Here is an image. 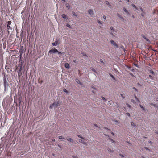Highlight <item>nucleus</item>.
I'll use <instances>...</instances> for the list:
<instances>
[{
	"mask_svg": "<svg viewBox=\"0 0 158 158\" xmlns=\"http://www.w3.org/2000/svg\"><path fill=\"white\" fill-rule=\"evenodd\" d=\"M11 23V21H8L7 22V26L10 25Z\"/></svg>",
	"mask_w": 158,
	"mask_h": 158,
	"instance_id": "4be33fe9",
	"label": "nucleus"
},
{
	"mask_svg": "<svg viewBox=\"0 0 158 158\" xmlns=\"http://www.w3.org/2000/svg\"><path fill=\"white\" fill-rule=\"evenodd\" d=\"M126 1H127V2H129V0H126Z\"/></svg>",
	"mask_w": 158,
	"mask_h": 158,
	"instance_id": "bf43d9fd",
	"label": "nucleus"
},
{
	"mask_svg": "<svg viewBox=\"0 0 158 158\" xmlns=\"http://www.w3.org/2000/svg\"><path fill=\"white\" fill-rule=\"evenodd\" d=\"M132 17H133V18H134V15H132Z\"/></svg>",
	"mask_w": 158,
	"mask_h": 158,
	"instance_id": "338daca9",
	"label": "nucleus"
},
{
	"mask_svg": "<svg viewBox=\"0 0 158 158\" xmlns=\"http://www.w3.org/2000/svg\"><path fill=\"white\" fill-rule=\"evenodd\" d=\"M135 98L138 102H140L139 100V99H138V98H137V97H136V95H135Z\"/></svg>",
	"mask_w": 158,
	"mask_h": 158,
	"instance_id": "6ab92c4d",
	"label": "nucleus"
},
{
	"mask_svg": "<svg viewBox=\"0 0 158 158\" xmlns=\"http://www.w3.org/2000/svg\"><path fill=\"white\" fill-rule=\"evenodd\" d=\"M102 99L104 101H105L106 100V99H105V98L104 97H102Z\"/></svg>",
	"mask_w": 158,
	"mask_h": 158,
	"instance_id": "2f4dec72",
	"label": "nucleus"
},
{
	"mask_svg": "<svg viewBox=\"0 0 158 158\" xmlns=\"http://www.w3.org/2000/svg\"><path fill=\"white\" fill-rule=\"evenodd\" d=\"M120 96L123 98H125V97L123 96V94H121Z\"/></svg>",
	"mask_w": 158,
	"mask_h": 158,
	"instance_id": "c9c22d12",
	"label": "nucleus"
},
{
	"mask_svg": "<svg viewBox=\"0 0 158 158\" xmlns=\"http://www.w3.org/2000/svg\"><path fill=\"white\" fill-rule=\"evenodd\" d=\"M156 100L158 101V98H156Z\"/></svg>",
	"mask_w": 158,
	"mask_h": 158,
	"instance_id": "e2e57ef3",
	"label": "nucleus"
},
{
	"mask_svg": "<svg viewBox=\"0 0 158 158\" xmlns=\"http://www.w3.org/2000/svg\"><path fill=\"white\" fill-rule=\"evenodd\" d=\"M63 90V91H64L65 92H66V93H68V91L65 88Z\"/></svg>",
	"mask_w": 158,
	"mask_h": 158,
	"instance_id": "a878e982",
	"label": "nucleus"
},
{
	"mask_svg": "<svg viewBox=\"0 0 158 158\" xmlns=\"http://www.w3.org/2000/svg\"><path fill=\"white\" fill-rule=\"evenodd\" d=\"M49 52H52V53L57 52L59 55L63 53L59 52L55 48L52 49L50 50L49 51Z\"/></svg>",
	"mask_w": 158,
	"mask_h": 158,
	"instance_id": "7ed1b4c3",
	"label": "nucleus"
},
{
	"mask_svg": "<svg viewBox=\"0 0 158 158\" xmlns=\"http://www.w3.org/2000/svg\"><path fill=\"white\" fill-rule=\"evenodd\" d=\"M126 105H127V106L129 108H131V105H130L128 103H126Z\"/></svg>",
	"mask_w": 158,
	"mask_h": 158,
	"instance_id": "c85d7f7f",
	"label": "nucleus"
},
{
	"mask_svg": "<svg viewBox=\"0 0 158 158\" xmlns=\"http://www.w3.org/2000/svg\"><path fill=\"white\" fill-rule=\"evenodd\" d=\"M126 115H127V116H130V113H126Z\"/></svg>",
	"mask_w": 158,
	"mask_h": 158,
	"instance_id": "e433bc0d",
	"label": "nucleus"
},
{
	"mask_svg": "<svg viewBox=\"0 0 158 158\" xmlns=\"http://www.w3.org/2000/svg\"><path fill=\"white\" fill-rule=\"evenodd\" d=\"M72 156L73 158H78L77 157V156Z\"/></svg>",
	"mask_w": 158,
	"mask_h": 158,
	"instance_id": "4c0bfd02",
	"label": "nucleus"
},
{
	"mask_svg": "<svg viewBox=\"0 0 158 158\" xmlns=\"http://www.w3.org/2000/svg\"><path fill=\"white\" fill-rule=\"evenodd\" d=\"M149 77H150V78L151 79H152V76L151 75H150L149 76Z\"/></svg>",
	"mask_w": 158,
	"mask_h": 158,
	"instance_id": "de8ad7c7",
	"label": "nucleus"
},
{
	"mask_svg": "<svg viewBox=\"0 0 158 158\" xmlns=\"http://www.w3.org/2000/svg\"><path fill=\"white\" fill-rule=\"evenodd\" d=\"M23 51L24 50L22 48H21L20 49L19 52L20 53L23 54Z\"/></svg>",
	"mask_w": 158,
	"mask_h": 158,
	"instance_id": "ddd939ff",
	"label": "nucleus"
},
{
	"mask_svg": "<svg viewBox=\"0 0 158 158\" xmlns=\"http://www.w3.org/2000/svg\"><path fill=\"white\" fill-rule=\"evenodd\" d=\"M139 106L142 109L144 110V108L141 105H139Z\"/></svg>",
	"mask_w": 158,
	"mask_h": 158,
	"instance_id": "b1692460",
	"label": "nucleus"
},
{
	"mask_svg": "<svg viewBox=\"0 0 158 158\" xmlns=\"http://www.w3.org/2000/svg\"><path fill=\"white\" fill-rule=\"evenodd\" d=\"M110 140L112 143H114V141L113 139H111Z\"/></svg>",
	"mask_w": 158,
	"mask_h": 158,
	"instance_id": "37998d69",
	"label": "nucleus"
},
{
	"mask_svg": "<svg viewBox=\"0 0 158 158\" xmlns=\"http://www.w3.org/2000/svg\"><path fill=\"white\" fill-rule=\"evenodd\" d=\"M81 53L82 54L83 56H86V54H85L84 53L83 54L82 52Z\"/></svg>",
	"mask_w": 158,
	"mask_h": 158,
	"instance_id": "8fccbe9b",
	"label": "nucleus"
},
{
	"mask_svg": "<svg viewBox=\"0 0 158 158\" xmlns=\"http://www.w3.org/2000/svg\"><path fill=\"white\" fill-rule=\"evenodd\" d=\"M75 81L78 84H81V83L80 81L78 79H75Z\"/></svg>",
	"mask_w": 158,
	"mask_h": 158,
	"instance_id": "6e6552de",
	"label": "nucleus"
},
{
	"mask_svg": "<svg viewBox=\"0 0 158 158\" xmlns=\"http://www.w3.org/2000/svg\"><path fill=\"white\" fill-rule=\"evenodd\" d=\"M131 126H133V127H135L136 126V124H135V123H134L133 122H131Z\"/></svg>",
	"mask_w": 158,
	"mask_h": 158,
	"instance_id": "f8f14e48",
	"label": "nucleus"
},
{
	"mask_svg": "<svg viewBox=\"0 0 158 158\" xmlns=\"http://www.w3.org/2000/svg\"><path fill=\"white\" fill-rule=\"evenodd\" d=\"M150 72L152 74H154V72H153V71L152 70H150Z\"/></svg>",
	"mask_w": 158,
	"mask_h": 158,
	"instance_id": "c756f323",
	"label": "nucleus"
},
{
	"mask_svg": "<svg viewBox=\"0 0 158 158\" xmlns=\"http://www.w3.org/2000/svg\"><path fill=\"white\" fill-rule=\"evenodd\" d=\"M73 61L74 63H76V60H74Z\"/></svg>",
	"mask_w": 158,
	"mask_h": 158,
	"instance_id": "6e6d98bb",
	"label": "nucleus"
},
{
	"mask_svg": "<svg viewBox=\"0 0 158 158\" xmlns=\"http://www.w3.org/2000/svg\"><path fill=\"white\" fill-rule=\"evenodd\" d=\"M106 4H107V5H108L109 6V8H111V5L109 3V2H108V1H106Z\"/></svg>",
	"mask_w": 158,
	"mask_h": 158,
	"instance_id": "2eb2a0df",
	"label": "nucleus"
},
{
	"mask_svg": "<svg viewBox=\"0 0 158 158\" xmlns=\"http://www.w3.org/2000/svg\"><path fill=\"white\" fill-rule=\"evenodd\" d=\"M110 42L112 45H113L114 46H116L117 48L118 47V46L113 40H111L110 41Z\"/></svg>",
	"mask_w": 158,
	"mask_h": 158,
	"instance_id": "20e7f679",
	"label": "nucleus"
},
{
	"mask_svg": "<svg viewBox=\"0 0 158 158\" xmlns=\"http://www.w3.org/2000/svg\"><path fill=\"white\" fill-rule=\"evenodd\" d=\"M72 13L73 15L77 16V15L75 12H74V11H73L72 12Z\"/></svg>",
	"mask_w": 158,
	"mask_h": 158,
	"instance_id": "bb28decb",
	"label": "nucleus"
},
{
	"mask_svg": "<svg viewBox=\"0 0 158 158\" xmlns=\"http://www.w3.org/2000/svg\"><path fill=\"white\" fill-rule=\"evenodd\" d=\"M62 1H64V2H65V0H61Z\"/></svg>",
	"mask_w": 158,
	"mask_h": 158,
	"instance_id": "680f3d73",
	"label": "nucleus"
},
{
	"mask_svg": "<svg viewBox=\"0 0 158 158\" xmlns=\"http://www.w3.org/2000/svg\"><path fill=\"white\" fill-rule=\"evenodd\" d=\"M22 74V71H19L18 72V77H20Z\"/></svg>",
	"mask_w": 158,
	"mask_h": 158,
	"instance_id": "9d476101",
	"label": "nucleus"
},
{
	"mask_svg": "<svg viewBox=\"0 0 158 158\" xmlns=\"http://www.w3.org/2000/svg\"><path fill=\"white\" fill-rule=\"evenodd\" d=\"M150 104H151V105H152L153 106H154V107H156V106H157L156 105V104H153V103H151Z\"/></svg>",
	"mask_w": 158,
	"mask_h": 158,
	"instance_id": "72a5a7b5",
	"label": "nucleus"
},
{
	"mask_svg": "<svg viewBox=\"0 0 158 158\" xmlns=\"http://www.w3.org/2000/svg\"><path fill=\"white\" fill-rule=\"evenodd\" d=\"M98 23H99V24H102V23H101V21H100L99 20H98Z\"/></svg>",
	"mask_w": 158,
	"mask_h": 158,
	"instance_id": "ea45409f",
	"label": "nucleus"
},
{
	"mask_svg": "<svg viewBox=\"0 0 158 158\" xmlns=\"http://www.w3.org/2000/svg\"><path fill=\"white\" fill-rule=\"evenodd\" d=\"M60 43L58 40H56L55 42L52 43V44L53 46H56L59 44Z\"/></svg>",
	"mask_w": 158,
	"mask_h": 158,
	"instance_id": "423d86ee",
	"label": "nucleus"
},
{
	"mask_svg": "<svg viewBox=\"0 0 158 158\" xmlns=\"http://www.w3.org/2000/svg\"><path fill=\"white\" fill-rule=\"evenodd\" d=\"M156 133H158V131H157L156 132Z\"/></svg>",
	"mask_w": 158,
	"mask_h": 158,
	"instance_id": "13d9d810",
	"label": "nucleus"
},
{
	"mask_svg": "<svg viewBox=\"0 0 158 158\" xmlns=\"http://www.w3.org/2000/svg\"><path fill=\"white\" fill-rule=\"evenodd\" d=\"M52 141H53V142H54V141H55V139H52Z\"/></svg>",
	"mask_w": 158,
	"mask_h": 158,
	"instance_id": "3c124183",
	"label": "nucleus"
},
{
	"mask_svg": "<svg viewBox=\"0 0 158 158\" xmlns=\"http://www.w3.org/2000/svg\"><path fill=\"white\" fill-rule=\"evenodd\" d=\"M108 152H109L110 153H113V151L112 150H111V149H109L108 150Z\"/></svg>",
	"mask_w": 158,
	"mask_h": 158,
	"instance_id": "412c9836",
	"label": "nucleus"
},
{
	"mask_svg": "<svg viewBox=\"0 0 158 158\" xmlns=\"http://www.w3.org/2000/svg\"><path fill=\"white\" fill-rule=\"evenodd\" d=\"M22 66H20V69H19V71H22Z\"/></svg>",
	"mask_w": 158,
	"mask_h": 158,
	"instance_id": "7c9ffc66",
	"label": "nucleus"
},
{
	"mask_svg": "<svg viewBox=\"0 0 158 158\" xmlns=\"http://www.w3.org/2000/svg\"><path fill=\"white\" fill-rule=\"evenodd\" d=\"M58 138H59V139H65L62 136H59Z\"/></svg>",
	"mask_w": 158,
	"mask_h": 158,
	"instance_id": "5701e85b",
	"label": "nucleus"
},
{
	"mask_svg": "<svg viewBox=\"0 0 158 158\" xmlns=\"http://www.w3.org/2000/svg\"><path fill=\"white\" fill-rule=\"evenodd\" d=\"M110 29H112H112H113V27H110Z\"/></svg>",
	"mask_w": 158,
	"mask_h": 158,
	"instance_id": "5fc2aeb1",
	"label": "nucleus"
},
{
	"mask_svg": "<svg viewBox=\"0 0 158 158\" xmlns=\"http://www.w3.org/2000/svg\"><path fill=\"white\" fill-rule=\"evenodd\" d=\"M92 70L93 71H94V72H96V71L95 70V69H94Z\"/></svg>",
	"mask_w": 158,
	"mask_h": 158,
	"instance_id": "864d4df0",
	"label": "nucleus"
},
{
	"mask_svg": "<svg viewBox=\"0 0 158 158\" xmlns=\"http://www.w3.org/2000/svg\"><path fill=\"white\" fill-rule=\"evenodd\" d=\"M78 137H79V138H81V139H84V138H83L82 137H81V135H78Z\"/></svg>",
	"mask_w": 158,
	"mask_h": 158,
	"instance_id": "f704fd0d",
	"label": "nucleus"
},
{
	"mask_svg": "<svg viewBox=\"0 0 158 158\" xmlns=\"http://www.w3.org/2000/svg\"><path fill=\"white\" fill-rule=\"evenodd\" d=\"M4 86V93L7 90L8 88L9 87V85L8 83V80L6 79L5 77L3 78Z\"/></svg>",
	"mask_w": 158,
	"mask_h": 158,
	"instance_id": "f257e3e1",
	"label": "nucleus"
},
{
	"mask_svg": "<svg viewBox=\"0 0 158 158\" xmlns=\"http://www.w3.org/2000/svg\"><path fill=\"white\" fill-rule=\"evenodd\" d=\"M67 140L71 142H73V140L70 138H68L67 139Z\"/></svg>",
	"mask_w": 158,
	"mask_h": 158,
	"instance_id": "4468645a",
	"label": "nucleus"
},
{
	"mask_svg": "<svg viewBox=\"0 0 158 158\" xmlns=\"http://www.w3.org/2000/svg\"><path fill=\"white\" fill-rule=\"evenodd\" d=\"M111 133L113 135H114V133L112 132H111Z\"/></svg>",
	"mask_w": 158,
	"mask_h": 158,
	"instance_id": "4d7b16f0",
	"label": "nucleus"
},
{
	"mask_svg": "<svg viewBox=\"0 0 158 158\" xmlns=\"http://www.w3.org/2000/svg\"><path fill=\"white\" fill-rule=\"evenodd\" d=\"M84 139H79V142L84 144L85 145L87 146L88 144L87 143L85 142L84 140Z\"/></svg>",
	"mask_w": 158,
	"mask_h": 158,
	"instance_id": "39448f33",
	"label": "nucleus"
},
{
	"mask_svg": "<svg viewBox=\"0 0 158 158\" xmlns=\"http://www.w3.org/2000/svg\"><path fill=\"white\" fill-rule=\"evenodd\" d=\"M123 10L125 11V13H126L127 14H129V13L127 11V10L125 8H123Z\"/></svg>",
	"mask_w": 158,
	"mask_h": 158,
	"instance_id": "dca6fc26",
	"label": "nucleus"
},
{
	"mask_svg": "<svg viewBox=\"0 0 158 158\" xmlns=\"http://www.w3.org/2000/svg\"><path fill=\"white\" fill-rule=\"evenodd\" d=\"M131 102H133V103L135 104H136V102L134 101V100L132 99L131 100Z\"/></svg>",
	"mask_w": 158,
	"mask_h": 158,
	"instance_id": "473e14b6",
	"label": "nucleus"
},
{
	"mask_svg": "<svg viewBox=\"0 0 158 158\" xmlns=\"http://www.w3.org/2000/svg\"><path fill=\"white\" fill-rule=\"evenodd\" d=\"M7 29L8 30H9L10 29H11V27H10V25L7 26Z\"/></svg>",
	"mask_w": 158,
	"mask_h": 158,
	"instance_id": "cd10ccee",
	"label": "nucleus"
},
{
	"mask_svg": "<svg viewBox=\"0 0 158 158\" xmlns=\"http://www.w3.org/2000/svg\"><path fill=\"white\" fill-rule=\"evenodd\" d=\"M60 104V102L58 101L57 102H55L54 103L50 105V108H52L53 106H55L56 108Z\"/></svg>",
	"mask_w": 158,
	"mask_h": 158,
	"instance_id": "f03ea898",
	"label": "nucleus"
},
{
	"mask_svg": "<svg viewBox=\"0 0 158 158\" xmlns=\"http://www.w3.org/2000/svg\"><path fill=\"white\" fill-rule=\"evenodd\" d=\"M66 7L68 8V9L70 8V6L69 4L68 3H66Z\"/></svg>",
	"mask_w": 158,
	"mask_h": 158,
	"instance_id": "f3484780",
	"label": "nucleus"
},
{
	"mask_svg": "<svg viewBox=\"0 0 158 158\" xmlns=\"http://www.w3.org/2000/svg\"><path fill=\"white\" fill-rule=\"evenodd\" d=\"M42 82H43V81H41V83H42Z\"/></svg>",
	"mask_w": 158,
	"mask_h": 158,
	"instance_id": "0e129e2a",
	"label": "nucleus"
},
{
	"mask_svg": "<svg viewBox=\"0 0 158 158\" xmlns=\"http://www.w3.org/2000/svg\"><path fill=\"white\" fill-rule=\"evenodd\" d=\"M119 2H121V0H119Z\"/></svg>",
	"mask_w": 158,
	"mask_h": 158,
	"instance_id": "052dcab7",
	"label": "nucleus"
},
{
	"mask_svg": "<svg viewBox=\"0 0 158 158\" xmlns=\"http://www.w3.org/2000/svg\"><path fill=\"white\" fill-rule=\"evenodd\" d=\"M140 10H141V11H142V12H143V8L141 7L140 8Z\"/></svg>",
	"mask_w": 158,
	"mask_h": 158,
	"instance_id": "a19ab883",
	"label": "nucleus"
},
{
	"mask_svg": "<svg viewBox=\"0 0 158 158\" xmlns=\"http://www.w3.org/2000/svg\"><path fill=\"white\" fill-rule=\"evenodd\" d=\"M89 13L92 16L94 15V12L93 10L91 9H89L88 10Z\"/></svg>",
	"mask_w": 158,
	"mask_h": 158,
	"instance_id": "0eeeda50",
	"label": "nucleus"
},
{
	"mask_svg": "<svg viewBox=\"0 0 158 158\" xmlns=\"http://www.w3.org/2000/svg\"><path fill=\"white\" fill-rule=\"evenodd\" d=\"M66 26L67 27H69V28H71V26L69 24H68V23L66 24Z\"/></svg>",
	"mask_w": 158,
	"mask_h": 158,
	"instance_id": "393cba45",
	"label": "nucleus"
},
{
	"mask_svg": "<svg viewBox=\"0 0 158 158\" xmlns=\"http://www.w3.org/2000/svg\"><path fill=\"white\" fill-rule=\"evenodd\" d=\"M120 156L121 157H124V156L122 155V154H120Z\"/></svg>",
	"mask_w": 158,
	"mask_h": 158,
	"instance_id": "58836bf2",
	"label": "nucleus"
},
{
	"mask_svg": "<svg viewBox=\"0 0 158 158\" xmlns=\"http://www.w3.org/2000/svg\"><path fill=\"white\" fill-rule=\"evenodd\" d=\"M135 65V66H136V67H138V66H137V65Z\"/></svg>",
	"mask_w": 158,
	"mask_h": 158,
	"instance_id": "774afa93",
	"label": "nucleus"
},
{
	"mask_svg": "<svg viewBox=\"0 0 158 158\" xmlns=\"http://www.w3.org/2000/svg\"><path fill=\"white\" fill-rule=\"evenodd\" d=\"M22 55V54L20 53V55H19V56H20V58H21V57Z\"/></svg>",
	"mask_w": 158,
	"mask_h": 158,
	"instance_id": "c03bdc74",
	"label": "nucleus"
},
{
	"mask_svg": "<svg viewBox=\"0 0 158 158\" xmlns=\"http://www.w3.org/2000/svg\"><path fill=\"white\" fill-rule=\"evenodd\" d=\"M121 48L123 49L124 50V47L123 46H121Z\"/></svg>",
	"mask_w": 158,
	"mask_h": 158,
	"instance_id": "a18cd8bd",
	"label": "nucleus"
},
{
	"mask_svg": "<svg viewBox=\"0 0 158 158\" xmlns=\"http://www.w3.org/2000/svg\"><path fill=\"white\" fill-rule=\"evenodd\" d=\"M94 125L96 126V127H97V125L96 124H94Z\"/></svg>",
	"mask_w": 158,
	"mask_h": 158,
	"instance_id": "69168bd1",
	"label": "nucleus"
},
{
	"mask_svg": "<svg viewBox=\"0 0 158 158\" xmlns=\"http://www.w3.org/2000/svg\"><path fill=\"white\" fill-rule=\"evenodd\" d=\"M62 17L63 18H64L65 19H67V17L66 15L64 14H63L62 15Z\"/></svg>",
	"mask_w": 158,
	"mask_h": 158,
	"instance_id": "9b49d317",
	"label": "nucleus"
},
{
	"mask_svg": "<svg viewBox=\"0 0 158 158\" xmlns=\"http://www.w3.org/2000/svg\"><path fill=\"white\" fill-rule=\"evenodd\" d=\"M109 75L110 76V77L113 78V79L114 80H115V78H114V76L112 75L110 73H109Z\"/></svg>",
	"mask_w": 158,
	"mask_h": 158,
	"instance_id": "a211bd4d",
	"label": "nucleus"
},
{
	"mask_svg": "<svg viewBox=\"0 0 158 158\" xmlns=\"http://www.w3.org/2000/svg\"><path fill=\"white\" fill-rule=\"evenodd\" d=\"M141 15L142 16H144V15H143V13H142L141 14Z\"/></svg>",
	"mask_w": 158,
	"mask_h": 158,
	"instance_id": "09e8293b",
	"label": "nucleus"
},
{
	"mask_svg": "<svg viewBox=\"0 0 158 158\" xmlns=\"http://www.w3.org/2000/svg\"><path fill=\"white\" fill-rule=\"evenodd\" d=\"M100 62H102V63H103V60H102V59H101V60H100Z\"/></svg>",
	"mask_w": 158,
	"mask_h": 158,
	"instance_id": "603ef678",
	"label": "nucleus"
},
{
	"mask_svg": "<svg viewBox=\"0 0 158 158\" xmlns=\"http://www.w3.org/2000/svg\"><path fill=\"white\" fill-rule=\"evenodd\" d=\"M103 17L104 19H106V17L105 15H104Z\"/></svg>",
	"mask_w": 158,
	"mask_h": 158,
	"instance_id": "49530a36",
	"label": "nucleus"
},
{
	"mask_svg": "<svg viewBox=\"0 0 158 158\" xmlns=\"http://www.w3.org/2000/svg\"><path fill=\"white\" fill-rule=\"evenodd\" d=\"M131 6L133 7H134L136 9L138 10V8L136 7V6L134 4H131Z\"/></svg>",
	"mask_w": 158,
	"mask_h": 158,
	"instance_id": "aec40b11",
	"label": "nucleus"
},
{
	"mask_svg": "<svg viewBox=\"0 0 158 158\" xmlns=\"http://www.w3.org/2000/svg\"><path fill=\"white\" fill-rule=\"evenodd\" d=\"M65 67L66 68H69V64L67 63H65L64 64Z\"/></svg>",
	"mask_w": 158,
	"mask_h": 158,
	"instance_id": "1a4fd4ad",
	"label": "nucleus"
},
{
	"mask_svg": "<svg viewBox=\"0 0 158 158\" xmlns=\"http://www.w3.org/2000/svg\"><path fill=\"white\" fill-rule=\"evenodd\" d=\"M133 89H134L136 91H137L138 90L137 89L135 88V87H133Z\"/></svg>",
	"mask_w": 158,
	"mask_h": 158,
	"instance_id": "79ce46f5",
	"label": "nucleus"
}]
</instances>
